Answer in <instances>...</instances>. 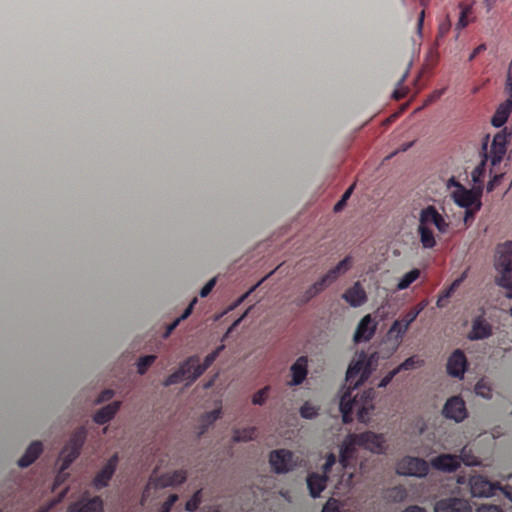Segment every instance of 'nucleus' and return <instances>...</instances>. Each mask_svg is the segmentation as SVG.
Listing matches in <instances>:
<instances>
[{
    "label": "nucleus",
    "instance_id": "6e6552de",
    "mask_svg": "<svg viewBox=\"0 0 512 512\" xmlns=\"http://www.w3.org/2000/svg\"><path fill=\"white\" fill-rule=\"evenodd\" d=\"M269 465L276 474H286L297 466V457L287 449L272 450L269 453Z\"/></svg>",
    "mask_w": 512,
    "mask_h": 512
},
{
    "label": "nucleus",
    "instance_id": "2f4dec72",
    "mask_svg": "<svg viewBox=\"0 0 512 512\" xmlns=\"http://www.w3.org/2000/svg\"><path fill=\"white\" fill-rule=\"evenodd\" d=\"M420 271L418 268H413L409 272L405 273V275L400 278L399 283H397L396 290L402 291L415 282L417 279H419Z\"/></svg>",
    "mask_w": 512,
    "mask_h": 512
},
{
    "label": "nucleus",
    "instance_id": "338daca9",
    "mask_svg": "<svg viewBox=\"0 0 512 512\" xmlns=\"http://www.w3.org/2000/svg\"><path fill=\"white\" fill-rule=\"evenodd\" d=\"M478 512H502L501 509H499L496 506H482Z\"/></svg>",
    "mask_w": 512,
    "mask_h": 512
},
{
    "label": "nucleus",
    "instance_id": "4468645a",
    "mask_svg": "<svg viewBox=\"0 0 512 512\" xmlns=\"http://www.w3.org/2000/svg\"><path fill=\"white\" fill-rule=\"evenodd\" d=\"M466 369L467 359L465 352L461 349H455L454 352L449 355L448 361H446V373L454 379L462 380L463 376H465Z\"/></svg>",
    "mask_w": 512,
    "mask_h": 512
},
{
    "label": "nucleus",
    "instance_id": "e2e57ef3",
    "mask_svg": "<svg viewBox=\"0 0 512 512\" xmlns=\"http://www.w3.org/2000/svg\"><path fill=\"white\" fill-rule=\"evenodd\" d=\"M469 25V21H464L463 19H458L455 24V31L459 33V31L465 29Z\"/></svg>",
    "mask_w": 512,
    "mask_h": 512
},
{
    "label": "nucleus",
    "instance_id": "c756f323",
    "mask_svg": "<svg viewBox=\"0 0 512 512\" xmlns=\"http://www.w3.org/2000/svg\"><path fill=\"white\" fill-rule=\"evenodd\" d=\"M494 261L512 263V239L498 244L497 249H495Z\"/></svg>",
    "mask_w": 512,
    "mask_h": 512
},
{
    "label": "nucleus",
    "instance_id": "4d7b16f0",
    "mask_svg": "<svg viewBox=\"0 0 512 512\" xmlns=\"http://www.w3.org/2000/svg\"><path fill=\"white\" fill-rule=\"evenodd\" d=\"M112 397H113V391L112 390H104V391H102L101 394H99L98 400H96V402L103 403L105 401H108V400L112 399Z\"/></svg>",
    "mask_w": 512,
    "mask_h": 512
},
{
    "label": "nucleus",
    "instance_id": "9b49d317",
    "mask_svg": "<svg viewBox=\"0 0 512 512\" xmlns=\"http://www.w3.org/2000/svg\"><path fill=\"white\" fill-rule=\"evenodd\" d=\"M495 284L504 289V296L512 299V263L494 260Z\"/></svg>",
    "mask_w": 512,
    "mask_h": 512
},
{
    "label": "nucleus",
    "instance_id": "b1692460",
    "mask_svg": "<svg viewBox=\"0 0 512 512\" xmlns=\"http://www.w3.org/2000/svg\"><path fill=\"white\" fill-rule=\"evenodd\" d=\"M355 447H358L357 444L346 436L340 446V459H338V465L341 469L346 470L348 468L349 462L354 458Z\"/></svg>",
    "mask_w": 512,
    "mask_h": 512
},
{
    "label": "nucleus",
    "instance_id": "680f3d73",
    "mask_svg": "<svg viewBox=\"0 0 512 512\" xmlns=\"http://www.w3.org/2000/svg\"><path fill=\"white\" fill-rule=\"evenodd\" d=\"M502 175H495L494 178L490 182H488L487 190L492 191L496 185H498L499 181H501Z\"/></svg>",
    "mask_w": 512,
    "mask_h": 512
},
{
    "label": "nucleus",
    "instance_id": "6e6d98bb",
    "mask_svg": "<svg viewBox=\"0 0 512 512\" xmlns=\"http://www.w3.org/2000/svg\"><path fill=\"white\" fill-rule=\"evenodd\" d=\"M397 371H390L389 373H387L386 376H384V378L382 380H380L379 382V387L380 388H385L387 387V385L390 384V382L393 380L394 376L397 375Z\"/></svg>",
    "mask_w": 512,
    "mask_h": 512
},
{
    "label": "nucleus",
    "instance_id": "20e7f679",
    "mask_svg": "<svg viewBox=\"0 0 512 512\" xmlns=\"http://www.w3.org/2000/svg\"><path fill=\"white\" fill-rule=\"evenodd\" d=\"M372 408L370 393H364L361 399L357 396L351 398V392L347 391L340 398V412L343 416L344 424L352 421V414L356 412L361 420L370 413Z\"/></svg>",
    "mask_w": 512,
    "mask_h": 512
},
{
    "label": "nucleus",
    "instance_id": "f3484780",
    "mask_svg": "<svg viewBox=\"0 0 512 512\" xmlns=\"http://www.w3.org/2000/svg\"><path fill=\"white\" fill-rule=\"evenodd\" d=\"M377 329V322L370 314L365 315L361 318L360 323L357 325L356 332H354V342H369L374 336L375 330Z\"/></svg>",
    "mask_w": 512,
    "mask_h": 512
},
{
    "label": "nucleus",
    "instance_id": "5fc2aeb1",
    "mask_svg": "<svg viewBox=\"0 0 512 512\" xmlns=\"http://www.w3.org/2000/svg\"><path fill=\"white\" fill-rule=\"evenodd\" d=\"M321 512H339L338 505L336 504V500L330 499L327 503H325L324 507H322Z\"/></svg>",
    "mask_w": 512,
    "mask_h": 512
},
{
    "label": "nucleus",
    "instance_id": "0e129e2a",
    "mask_svg": "<svg viewBox=\"0 0 512 512\" xmlns=\"http://www.w3.org/2000/svg\"><path fill=\"white\" fill-rule=\"evenodd\" d=\"M180 322L181 321H179V320H175V321H173V323L169 324L167 327V330H165L164 337L169 336L172 333V331H174V329L177 328V326Z\"/></svg>",
    "mask_w": 512,
    "mask_h": 512
},
{
    "label": "nucleus",
    "instance_id": "423d86ee",
    "mask_svg": "<svg viewBox=\"0 0 512 512\" xmlns=\"http://www.w3.org/2000/svg\"><path fill=\"white\" fill-rule=\"evenodd\" d=\"M347 437L357 446L372 453L382 454L385 451V438L382 434L367 431L360 434H349Z\"/></svg>",
    "mask_w": 512,
    "mask_h": 512
},
{
    "label": "nucleus",
    "instance_id": "4c0bfd02",
    "mask_svg": "<svg viewBox=\"0 0 512 512\" xmlns=\"http://www.w3.org/2000/svg\"><path fill=\"white\" fill-rule=\"evenodd\" d=\"M458 9H459L458 20L469 21V23L475 21V17L472 16V4H466L464 2H459Z\"/></svg>",
    "mask_w": 512,
    "mask_h": 512
},
{
    "label": "nucleus",
    "instance_id": "13d9d810",
    "mask_svg": "<svg viewBox=\"0 0 512 512\" xmlns=\"http://www.w3.org/2000/svg\"><path fill=\"white\" fill-rule=\"evenodd\" d=\"M485 49V44H480L479 46H477V48H475L474 51H472L471 55H469L468 61H473L475 57L484 52Z\"/></svg>",
    "mask_w": 512,
    "mask_h": 512
},
{
    "label": "nucleus",
    "instance_id": "58836bf2",
    "mask_svg": "<svg viewBox=\"0 0 512 512\" xmlns=\"http://www.w3.org/2000/svg\"><path fill=\"white\" fill-rule=\"evenodd\" d=\"M475 394H477L478 397H482L484 399H491V387L487 382H485V380H480L477 382V384H475Z\"/></svg>",
    "mask_w": 512,
    "mask_h": 512
},
{
    "label": "nucleus",
    "instance_id": "69168bd1",
    "mask_svg": "<svg viewBox=\"0 0 512 512\" xmlns=\"http://www.w3.org/2000/svg\"><path fill=\"white\" fill-rule=\"evenodd\" d=\"M402 512H426V510L418 505H410L406 507V509L403 510Z\"/></svg>",
    "mask_w": 512,
    "mask_h": 512
},
{
    "label": "nucleus",
    "instance_id": "bb28decb",
    "mask_svg": "<svg viewBox=\"0 0 512 512\" xmlns=\"http://www.w3.org/2000/svg\"><path fill=\"white\" fill-rule=\"evenodd\" d=\"M42 450L43 449L41 448V443L39 441L30 444L26 452H24L23 456H21L20 459H18V467H28L38 458Z\"/></svg>",
    "mask_w": 512,
    "mask_h": 512
},
{
    "label": "nucleus",
    "instance_id": "7c9ffc66",
    "mask_svg": "<svg viewBox=\"0 0 512 512\" xmlns=\"http://www.w3.org/2000/svg\"><path fill=\"white\" fill-rule=\"evenodd\" d=\"M218 356L215 353H209L206 357H204V362L202 364H198L196 369H194V373L188 376V382L192 383L198 379L201 374L204 373L217 359Z\"/></svg>",
    "mask_w": 512,
    "mask_h": 512
},
{
    "label": "nucleus",
    "instance_id": "1a4fd4ad",
    "mask_svg": "<svg viewBox=\"0 0 512 512\" xmlns=\"http://www.w3.org/2000/svg\"><path fill=\"white\" fill-rule=\"evenodd\" d=\"M430 225L435 226L441 234L446 233L449 229V224L445 221V218L431 205L420 210L418 228H429Z\"/></svg>",
    "mask_w": 512,
    "mask_h": 512
},
{
    "label": "nucleus",
    "instance_id": "0eeeda50",
    "mask_svg": "<svg viewBox=\"0 0 512 512\" xmlns=\"http://www.w3.org/2000/svg\"><path fill=\"white\" fill-rule=\"evenodd\" d=\"M396 472L400 476L422 478L429 473V464L419 457L406 456L397 462Z\"/></svg>",
    "mask_w": 512,
    "mask_h": 512
},
{
    "label": "nucleus",
    "instance_id": "c03bdc74",
    "mask_svg": "<svg viewBox=\"0 0 512 512\" xmlns=\"http://www.w3.org/2000/svg\"><path fill=\"white\" fill-rule=\"evenodd\" d=\"M270 387L266 386L261 390L256 391L252 397L253 405H262L266 401L267 394L269 393Z\"/></svg>",
    "mask_w": 512,
    "mask_h": 512
},
{
    "label": "nucleus",
    "instance_id": "de8ad7c7",
    "mask_svg": "<svg viewBox=\"0 0 512 512\" xmlns=\"http://www.w3.org/2000/svg\"><path fill=\"white\" fill-rule=\"evenodd\" d=\"M335 464H336L335 455L332 453L328 454L327 458H325V464H324V466H322V474L321 475L327 476Z\"/></svg>",
    "mask_w": 512,
    "mask_h": 512
},
{
    "label": "nucleus",
    "instance_id": "f03ea898",
    "mask_svg": "<svg viewBox=\"0 0 512 512\" xmlns=\"http://www.w3.org/2000/svg\"><path fill=\"white\" fill-rule=\"evenodd\" d=\"M378 356L374 352L366 355L365 352L358 354L356 361L350 364L346 373V383L348 390H355L363 384L371 375V371L377 364Z\"/></svg>",
    "mask_w": 512,
    "mask_h": 512
},
{
    "label": "nucleus",
    "instance_id": "09e8293b",
    "mask_svg": "<svg viewBox=\"0 0 512 512\" xmlns=\"http://www.w3.org/2000/svg\"><path fill=\"white\" fill-rule=\"evenodd\" d=\"M178 501L177 494H171L168 496L167 500H165L164 504H162L160 511L158 512H170L171 507Z\"/></svg>",
    "mask_w": 512,
    "mask_h": 512
},
{
    "label": "nucleus",
    "instance_id": "39448f33",
    "mask_svg": "<svg viewBox=\"0 0 512 512\" xmlns=\"http://www.w3.org/2000/svg\"><path fill=\"white\" fill-rule=\"evenodd\" d=\"M469 488L474 497L490 498L502 494L505 499L512 502L510 486H502L498 482H491L481 475H475L469 479Z\"/></svg>",
    "mask_w": 512,
    "mask_h": 512
},
{
    "label": "nucleus",
    "instance_id": "603ef678",
    "mask_svg": "<svg viewBox=\"0 0 512 512\" xmlns=\"http://www.w3.org/2000/svg\"><path fill=\"white\" fill-rule=\"evenodd\" d=\"M479 210H475V208H468L465 209V215H464V224L466 227L470 226L472 224L473 218L475 217V213Z\"/></svg>",
    "mask_w": 512,
    "mask_h": 512
},
{
    "label": "nucleus",
    "instance_id": "f257e3e1",
    "mask_svg": "<svg viewBox=\"0 0 512 512\" xmlns=\"http://www.w3.org/2000/svg\"><path fill=\"white\" fill-rule=\"evenodd\" d=\"M511 136V132L508 131L507 128L502 131L497 132L492 138L491 146L488 148V144H482V149H484V159L475 166L474 170L471 172V179L475 185L482 184V177L485 174V163L490 161L492 166H496L501 163L502 159L506 153V143H508V138Z\"/></svg>",
    "mask_w": 512,
    "mask_h": 512
},
{
    "label": "nucleus",
    "instance_id": "9d476101",
    "mask_svg": "<svg viewBox=\"0 0 512 512\" xmlns=\"http://www.w3.org/2000/svg\"><path fill=\"white\" fill-rule=\"evenodd\" d=\"M426 305L420 303L416 307L409 310L408 313L400 320H394L392 326L389 328V335L394 337V340L399 341L409 329L410 324L416 320L419 314L423 311Z\"/></svg>",
    "mask_w": 512,
    "mask_h": 512
},
{
    "label": "nucleus",
    "instance_id": "6ab92c4d",
    "mask_svg": "<svg viewBox=\"0 0 512 512\" xmlns=\"http://www.w3.org/2000/svg\"><path fill=\"white\" fill-rule=\"evenodd\" d=\"M103 501L99 496L92 498L83 495L82 498L70 504V512H102Z\"/></svg>",
    "mask_w": 512,
    "mask_h": 512
},
{
    "label": "nucleus",
    "instance_id": "c9c22d12",
    "mask_svg": "<svg viewBox=\"0 0 512 512\" xmlns=\"http://www.w3.org/2000/svg\"><path fill=\"white\" fill-rule=\"evenodd\" d=\"M319 414V407L309 401L304 402L299 408V415L305 419H315Z\"/></svg>",
    "mask_w": 512,
    "mask_h": 512
},
{
    "label": "nucleus",
    "instance_id": "79ce46f5",
    "mask_svg": "<svg viewBox=\"0 0 512 512\" xmlns=\"http://www.w3.org/2000/svg\"><path fill=\"white\" fill-rule=\"evenodd\" d=\"M317 295H319L318 292L310 291L307 289L306 291H304V293H302L300 296H298V298H296V300H295L296 306H305V304H307L309 301H311Z\"/></svg>",
    "mask_w": 512,
    "mask_h": 512
},
{
    "label": "nucleus",
    "instance_id": "49530a36",
    "mask_svg": "<svg viewBox=\"0 0 512 512\" xmlns=\"http://www.w3.org/2000/svg\"><path fill=\"white\" fill-rule=\"evenodd\" d=\"M452 27V22L450 21L449 15H446L445 19L439 23L438 27V38H443L449 33L450 28Z\"/></svg>",
    "mask_w": 512,
    "mask_h": 512
},
{
    "label": "nucleus",
    "instance_id": "052dcab7",
    "mask_svg": "<svg viewBox=\"0 0 512 512\" xmlns=\"http://www.w3.org/2000/svg\"><path fill=\"white\" fill-rule=\"evenodd\" d=\"M194 303H195V300H193V302H191L190 305H188V307H186V309H184L183 314H181V316L178 317L176 320L182 321V320L188 318L192 313V306H194Z\"/></svg>",
    "mask_w": 512,
    "mask_h": 512
},
{
    "label": "nucleus",
    "instance_id": "ddd939ff",
    "mask_svg": "<svg viewBox=\"0 0 512 512\" xmlns=\"http://www.w3.org/2000/svg\"><path fill=\"white\" fill-rule=\"evenodd\" d=\"M492 336V325L483 316V312L474 316L471 320V330L466 334V339L469 341L486 340Z\"/></svg>",
    "mask_w": 512,
    "mask_h": 512
},
{
    "label": "nucleus",
    "instance_id": "4be33fe9",
    "mask_svg": "<svg viewBox=\"0 0 512 512\" xmlns=\"http://www.w3.org/2000/svg\"><path fill=\"white\" fill-rule=\"evenodd\" d=\"M289 371H291L292 379L289 381L288 385L292 387L302 384L308 375V357H298L291 368H289Z\"/></svg>",
    "mask_w": 512,
    "mask_h": 512
},
{
    "label": "nucleus",
    "instance_id": "ea45409f",
    "mask_svg": "<svg viewBox=\"0 0 512 512\" xmlns=\"http://www.w3.org/2000/svg\"><path fill=\"white\" fill-rule=\"evenodd\" d=\"M155 355H147L140 359L137 362L138 374L143 375L151 367L152 363L155 362Z\"/></svg>",
    "mask_w": 512,
    "mask_h": 512
},
{
    "label": "nucleus",
    "instance_id": "cd10ccee",
    "mask_svg": "<svg viewBox=\"0 0 512 512\" xmlns=\"http://www.w3.org/2000/svg\"><path fill=\"white\" fill-rule=\"evenodd\" d=\"M117 410H119V402L108 404L95 413L93 421L99 425H104L115 416Z\"/></svg>",
    "mask_w": 512,
    "mask_h": 512
},
{
    "label": "nucleus",
    "instance_id": "864d4df0",
    "mask_svg": "<svg viewBox=\"0 0 512 512\" xmlns=\"http://www.w3.org/2000/svg\"><path fill=\"white\" fill-rule=\"evenodd\" d=\"M215 285V279L209 280L206 284H204L203 288L200 290V297L205 298L208 295H210L211 290H213V287Z\"/></svg>",
    "mask_w": 512,
    "mask_h": 512
},
{
    "label": "nucleus",
    "instance_id": "8fccbe9b",
    "mask_svg": "<svg viewBox=\"0 0 512 512\" xmlns=\"http://www.w3.org/2000/svg\"><path fill=\"white\" fill-rule=\"evenodd\" d=\"M186 365H187L188 375H192L194 373L195 366L198 365V357L191 356V357L187 358L186 361H184L180 367H184Z\"/></svg>",
    "mask_w": 512,
    "mask_h": 512
},
{
    "label": "nucleus",
    "instance_id": "5701e85b",
    "mask_svg": "<svg viewBox=\"0 0 512 512\" xmlns=\"http://www.w3.org/2000/svg\"><path fill=\"white\" fill-rule=\"evenodd\" d=\"M328 477L317 472H312L307 477V486L312 498H317L326 487Z\"/></svg>",
    "mask_w": 512,
    "mask_h": 512
},
{
    "label": "nucleus",
    "instance_id": "a211bd4d",
    "mask_svg": "<svg viewBox=\"0 0 512 512\" xmlns=\"http://www.w3.org/2000/svg\"><path fill=\"white\" fill-rule=\"evenodd\" d=\"M433 469L444 473L455 472L460 467L459 458L455 454H441L430 460Z\"/></svg>",
    "mask_w": 512,
    "mask_h": 512
},
{
    "label": "nucleus",
    "instance_id": "393cba45",
    "mask_svg": "<svg viewBox=\"0 0 512 512\" xmlns=\"http://www.w3.org/2000/svg\"><path fill=\"white\" fill-rule=\"evenodd\" d=\"M512 111V98H507L502 104L498 105L497 110H495L494 116H492L491 124L494 127L500 128L502 127L506 120H508V116Z\"/></svg>",
    "mask_w": 512,
    "mask_h": 512
},
{
    "label": "nucleus",
    "instance_id": "72a5a7b5",
    "mask_svg": "<svg viewBox=\"0 0 512 512\" xmlns=\"http://www.w3.org/2000/svg\"><path fill=\"white\" fill-rule=\"evenodd\" d=\"M256 435V428L246 427L243 429H237L233 432V441L235 442H248Z\"/></svg>",
    "mask_w": 512,
    "mask_h": 512
},
{
    "label": "nucleus",
    "instance_id": "dca6fc26",
    "mask_svg": "<svg viewBox=\"0 0 512 512\" xmlns=\"http://www.w3.org/2000/svg\"><path fill=\"white\" fill-rule=\"evenodd\" d=\"M435 512H471L469 502L466 499L449 497L435 502Z\"/></svg>",
    "mask_w": 512,
    "mask_h": 512
},
{
    "label": "nucleus",
    "instance_id": "774afa93",
    "mask_svg": "<svg viewBox=\"0 0 512 512\" xmlns=\"http://www.w3.org/2000/svg\"><path fill=\"white\" fill-rule=\"evenodd\" d=\"M354 190V184L351 185L350 187H348V189L346 190V192H344L343 196H341V199L340 200H345L347 201L349 199V197H351V193L352 191Z\"/></svg>",
    "mask_w": 512,
    "mask_h": 512
},
{
    "label": "nucleus",
    "instance_id": "412c9836",
    "mask_svg": "<svg viewBox=\"0 0 512 512\" xmlns=\"http://www.w3.org/2000/svg\"><path fill=\"white\" fill-rule=\"evenodd\" d=\"M454 201L456 205L464 209H481V200H479L478 194L471 190H466L464 188L456 190V192L454 193Z\"/></svg>",
    "mask_w": 512,
    "mask_h": 512
},
{
    "label": "nucleus",
    "instance_id": "f704fd0d",
    "mask_svg": "<svg viewBox=\"0 0 512 512\" xmlns=\"http://www.w3.org/2000/svg\"><path fill=\"white\" fill-rule=\"evenodd\" d=\"M191 375H188L187 365L180 366L176 372L168 376L167 379L164 381V386L169 387L171 385H175L181 381V379L185 378L188 380V377Z\"/></svg>",
    "mask_w": 512,
    "mask_h": 512
},
{
    "label": "nucleus",
    "instance_id": "a19ab883",
    "mask_svg": "<svg viewBox=\"0 0 512 512\" xmlns=\"http://www.w3.org/2000/svg\"><path fill=\"white\" fill-rule=\"evenodd\" d=\"M201 503V490L196 491V493L191 496L189 500L186 502V511L193 512L198 509L199 504Z\"/></svg>",
    "mask_w": 512,
    "mask_h": 512
},
{
    "label": "nucleus",
    "instance_id": "aec40b11",
    "mask_svg": "<svg viewBox=\"0 0 512 512\" xmlns=\"http://www.w3.org/2000/svg\"><path fill=\"white\" fill-rule=\"evenodd\" d=\"M341 298L353 308H358L367 303V293L359 282H354L350 288L344 291Z\"/></svg>",
    "mask_w": 512,
    "mask_h": 512
},
{
    "label": "nucleus",
    "instance_id": "a18cd8bd",
    "mask_svg": "<svg viewBox=\"0 0 512 512\" xmlns=\"http://www.w3.org/2000/svg\"><path fill=\"white\" fill-rule=\"evenodd\" d=\"M504 91L507 93L508 98L512 99V59L510 64H508L507 76H505Z\"/></svg>",
    "mask_w": 512,
    "mask_h": 512
},
{
    "label": "nucleus",
    "instance_id": "bf43d9fd",
    "mask_svg": "<svg viewBox=\"0 0 512 512\" xmlns=\"http://www.w3.org/2000/svg\"><path fill=\"white\" fill-rule=\"evenodd\" d=\"M206 418L208 423H213L215 420L220 418V410L214 409L210 411L209 414H207Z\"/></svg>",
    "mask_w": 512,
    "mask_h": 512
},
{
    "label": "nucleus",
    "instance_id": "f8f14e48",
    "mask_svg": "<svg viewBox=\"0 0 512 512\" xmlns=\"http://www.w3.org/2000/svg\"><path fill=\"white\" fill-rule=\"evenodd\" d=\"M442 415L445 419L453 420L455 423H461L467 418L465 401L461 396H451L446 400Z\"/></svg>",
    "mask_w": 512,
    "mask_h": 512
},
{
    "label": "nucleus",
    "instance_id": "2eb2a0df",
    "mask_svg": "<svg viewBox=\"0 0 512 512\" xmlns=\"http://www.w3.org/2000/svg\"><path fill=\"white\" fill-rule=\"evenodd\" d=\"M117 462H119V457L115 453L111 458L106 461L105 466L96 473L95 477H93L92 485L95 489H103L109 485V481L112 479V476L115 474Z\"/></svg>",
    "mask_w": 512,
    "mask_h": 512
},
{
    "label": "nucleus",
    "instance_id": "e433bc0d",
    "mask_svg": "<svg viewBox=\"0 0 512 512\" xmlns=\"http://www.w3.org/2000/svg\"><path fill=\"white\" fill-rule=\"evenodd\" d=\"M459 458V463H464L468 467L477 466L479 464L478 459L466 448H462L461 453L456 455Z\"/></svg>",
    "mask_w": 512,
    "mask_h": 512
},
{
    "label": "nucleus",
    "instance_id": "3c124183",
    "mask_svg": "<svg viewBox=\"0 0 512 512\" xmlns=\"http://www.w3.org/2000/svg\"><path fill=\"white\" fill-rule=\"evenodd\" d=\"M330 284H332V282H327V281H324V280H318L315 283H313L310 287H308L307 290L312 291V292L321 293Z\"/></svg>",
    "mask_w": 512,
    "mask_h": 512
},
{
    "label": "nucleus",
    "instance_id": "37998d69",
    "mask_svg": "<svg viewBox=\"0 0 512 512\" xmlns=\"http://www.w3.org/2000/svg\"><path fill=\"white\" fill-rule=\"evenodd\" d=\"M418 364L419 361L416 360V357H410L406 359L405 362L395 367L392 371H397V373H400L401 371H409L410 369L415 368Z\"/></svg>",
    "mask_w": 512,
    "mask_h": 512
},
{
    "label": "nucleus",
    "instance_id": "473e14b6",
    "mask_svg": "<svg viewBox=\"0 0 512 512\" xmlns=\"http://www.w3.org/2000/svg\"><path fill=\"white\" fill-rule=\"evenodd\" d=\"M418 233L420 236V244H422L423 248L431 249L436 245V240L430 228H418Z\"/></svg>",
    "mask_w": 512,
    "mask_h": 512
},
{
    "label": "nucleus",
    "instance_id": "a878e982",
    "mask_svg": "<svg viewBox=\"0 0 512 512\" xmlns=\"http://www.w3.org/2000/svg\"><path fill=\"white\" fill-rule=\"evenodd\" d=\"M351 267V257L347 256L342 261L338 262L334 268L330 269L324 276L320 279L321 281H327L330 283H334L338 277L348 271Z\"/></svg>",
    "mask_w": 512,
    "mask_h": 512
},
{
    "label": "nucleus",
    "instance_id": "c85d7f7f",
    "mask_svg": "<svg viewBox=\"0 0 512 512\" xmlns=\"http://www.w3.org/2000/svg\"><path fill=\"white\" fill-rule=\"evenodd\" d=\"M187 479V475L183 470H175L173 472L167 473L161 476L160 485L162 487H170L181 485Z\"/></svg>",
    "mask_w": 512,
    "mask_h": 512
},
{
    "label": "nucleus",
    "instance_id": "7ed1b4c3",
    "mask_svg": "<svg viewBox=\"0 0 512 512\" xmlns=\"http://www.w3.org/2000/svg\"><path fill=\"white\" fill-rule=\"evenodd\" d=\"M86 435V429L84 427H78V429L73 432L72 436H70L66 445H64L62 452H60V460H62V463H60L59 474H57L56 477L57 481L63 480L65 476L64 471L79 457L80 450L86 441Z\"/></svg>",
    "mask_w": 512,
    "mask_h": 512
}]
</instances>
